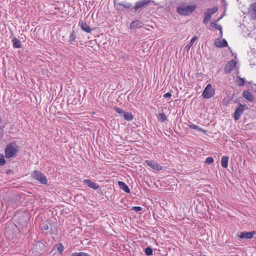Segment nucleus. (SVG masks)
Segmentation results:
<instances>
[{
    "instance_id": "15",
    "label": "nucleus",
    "mask_w": 256,
    "mask_h": 256,
    "mask_svg": "<svg viewBox=\"0 0 256 256\" xmlns=\"http://www.w3.org/2000/svg\"><path fill=\"white\" fill-rule=\"evenodd\" d=\"M150 2V0H142L138 2L134 6V9L138 10L140 8L147 4Z\"/></svg>"
},
{
    "instance_id": "13",
    "label": "nucleus",
    "mask_w": 256,
    "mask_h": 256,
    "mask_svg": "<svg viewBox=\"0 0 256 256\" xmlns=\"http://www.w3.org/2000/svg\"><path fill=\"white\" fill-rule=\"evenodd\" d=\"M243 97L246 100L252 102L254 100V96L249 90H245L243 92L242 94Z\"/></svg>"
},
{
    "instance_id": "2",
    "label": "nucleus",
    "mask_w": 256,
    "mask_h": 256,
    "mask_svg": "<svg viewBox=\"0 0 256 256\" xmlns=\"http://www.w3.org/2000/svg\"><path fill=\"white\" fill-rule=\"evenodd\" d=\"M18 152V146L16 142L8 144L5 148L4 153L6 158L12 157Z\"/></svg>"
},
{
    "instance_id": "35",
    "label": "nucleus",
    "mask_w": 256,
    "mask_h": 256,
    "mask_svg": "<svg viewBox=\"0 0 256 256\" xmlns=\"http://www.w3.org/2000/svg\"><path fill=\"white\" fill-rule=\"evenodd\" d=\"M44 244H42V243H40V242L38 243L37 244H36L35 245V247H36V249H37V248H38V247H39L40 248L41 247H42V248H43V247H44Z\"/></svg>"
},
{
    "instance_id": "34",
    "label": "nucleus",
    "mask_w": 256,
    "mask_h": 256,
    "mask_svg": "<svg viewBox=\"0 0 256 256\" xmlns=\"http://www.w3.org/2000/svg\"><path fill=\"white\" fill-rule=\"evenodd\" d=\"M82 252H76L72 253L70 256H82Z\"/></svg>"
},
{
    "instance_id": "20",
    "label": "nucleus",
    "mask_w": 256,
    "mask_h": 256,
    "mask_svg": "<svg viewBox=\"0 0 256 256\" xmlns=\"http://www.w3.org/2000/svg\"><path fill=\"white\" fill-rule=\"evenodd\" d=\"M124 118L128 121H131L134 118V116L130 112H124Z\"/></svg>"
},
{
    "instance_id": "32",
    "label": "nucleus",
    "mask_w": 256,
    "mask_h": 256,
    "mask_svg": "<svg viewBox=\"0 0 256 256\" xmlns=\"http://www.w3.org/2000/svg\"><path fill=\"white\" fill-rule=\"evenodd\" d=\"M114 109L116 112H118L120 114H124V112L122 109L116 106L114 108Z\"/></svg>"
},
{
    "instance_id": "23",
    "label": "nucleus",
    "mask_w": 256,
    "mask_h": 256,
    "mask_svg": "<svg viewBox=\"0 0 256 256\" xmlns=\"http://www.w3.org/2000/svg\"><path fill=\"white\" fill-rule=\"evenodd\" d=\"M188 127L192 129H194V130H198L200 132H203L204 130L201 128H200L197 125H196V124H190L188 125Z\"/></svg>"
},
{
    "instance_id": "36",
    "label": "nucleus",
    "mask_w": 256,
    "mask_h": 256,
    "mask_svg": "<svg viewBox=\"0 0 256 256\" xmlns=\"http://www.w3.org/2000/svg\"><path fill=\"white\" fill-rule=\"evenodd\" d=\"M171 96H172V94H171V93H170L169 92H166V94H164V97L165 98H170V97H171Z\"/></svg>"
},
{
    "instance_id": "6",
    "label": "nucleus",
    "mask_w": 256,
    "mask_h": 256,
    "mask_svg": "<svg viewBox=\"0 0 256 256\" xmlns=\"http://www.w3.org/2000/svg\"><path fill=\"white\" fill-rule=\"evenodd\" d=\"M248 15L251 20L256 19V2L252 3L248 9Z\"/></svg>"
},
{
    "instance_id": "12",
    "label": "nucleus",
    "mask_w": 256,
    "mask_h": 256,
    "mask_svg": "<svg viewBox=\"0 0 256 256\" xmlns=\"http://www.w3.org/2000/svg\"><path fill=\"white\" fill-rule=\"evenodd\" d=\"M83 182L88 186L94 190H97L99 188V186L98 184H97L96 182H92L90 180H85Z\"/></svg>"
},
{
    "instance_id": "1",
    "label": "nucleus",
    "mask_w": 256,
    "mask_h": 256,
    "mask_svg": "<svg viewBox=\"0 0 256 256\" xmlns=\"http://www.w3.org/2000/svg\"><path fill=\"white\" fill-rule=\"evenodd\" d=\"M196 6L192 4L190 6L181 5L176 8L177 12L182 16H188L190 14L196 10Z\"/></svg>"
},
{
    "instance_id": "31",
    "label": "nucleus",
    "mask_w": 256,
    "mask_h": 256,
    "mask_svg": "<svg viewBox=\"0 0 256 256\" xmlns=\"http://www.w3.org/2000/svg\"><path fill=\"white\" fill-rule=\"evenodd\" d=\"M206 162L208 164H211L214 162V159L212 157H208L206 160Z\"/></svg>"
},
{
    "instance_id": "9",
    "label": "nucleus",
    "mask_w": 256,
    "mask_h": 256,
    "mask_svg": "<svg viewBox=\"0 0 256 256\" xmlns=\"http://www.w3.org/2000/svg\"><path fill=\"white\" fill-rule=\"evenodd\" d=\"M256 232L252 231V232H241L239 234H238V236L240 238H247V239H250L252 238L254 234H256Z\"/></svg>"
},
{
    "instance_id": "4",
    "label": "nucleus",
    "mask_w": 256,
    "mask_h": 256,
    "mask_svg": "<svg viewBox=\"0 0 256 256\" xmlns=\"http://www.w3.org/2000/svg\"><path fill=\"white\" fill-rule=\"evenodd\" d=\"M214 94V90L212 88L211 84H208L202 93L204 98L209 99L212 98Z\"/></svg>"
},
{
    "instance_id": "5",
    "label": "nucleus",
    "mask_w": 256,
    "mask_h": 256,
    "mask_svg": "<svg viewBox=\"0 0 256 256\" xmlns=\"http://www.w3.org/2000/svg\"><path fill=\"white\" fill-rule=\"evenodd\" d=\"M248 108L246 105H242L240 104L238 108L236 109L234 112V118L236 120H237L240 118V116L243 114L244 110Z\"/></svg>"
},
{
    "instance_id": "38",
    "label": "nucleus",
    "mask_w": 256,
    "mask_h": 256,
    "mask_svg": "<svg viewBox=\"0 0 256 256\" xmlns=\"http://www.w3.org/2000/svg\"><path fill=\"white\" fill-rule=\"evenodd\" d=\"M44 228L45 230H48V226L46 225L44 227Z\"/></svg>"
},
{
    "instance_id": "37",
    "label": "nucleus",
    "mask_w": 256,
    "mask_h": 256,
    "mask_svg": "<svg viewBox=\"0 0 256 256\" xmlns=\"http://www.w3.org/2000/svg\"><path fill=\"white\" fill-rule=\"evenodd\" d=\"M82 256H90L89 254L82 252Z\"/></svg>"
},
{
    "instance_id": "10",
    "label": "nucleus",
    "mask_w": 256,
    "mask_h": 256,
    "mask_svg": "<svg viewBox=\"0 0 256 256\" xmlns=\"http://www.w3.org/2000/svg\"><path fill=\"white\" fill-rule=\"evenodd\" d=\"M78 25L84 31L87 33L91 32L92 30L90 27L86 22L80 20L78 22Z\"/></svg>"
},
{
    "instance_id": "28",
    "label": "nucleus",
    "mask_w": 256,
    "mask_h": 256,
    "mask_svg": "<svg viewBox=\"0 0 256 256\" xmlns=\"http://www.w3.org/2000/svg\"><path fill=\"white\" fill-rule=\"evenodd\" d=\"M237 84L238 86H242L244 84V80L242 78H238L236 80Z\"/></svg>"
},
{
    "instance_id": "14",
    "label": "nucleus",
    "mask_w": 256,
    "mask_h": 256,
    "mask_svg": "<svg viewBox=\"0 0 256 256\" xmlns=\"http://www.w3.org/2000/svg\"><path fill=\"white\" fill-rule=\"evenodd\" d=\"M142 24L139 20H136L133 21L130 24V29H136L138 28L142 27Z\"/></svg>"
},
{
    "instance_id": "21",
    "label": "nucleus",
    "mask_w": 256,
    "mask_h": 256,
    "mask_svg": "<svg viewBox=\"0 0 256 256\" xmlns=\"http://www.w3.org/2000/svg\"><path fill=\"white\" fill-rule=\"evenodd\" d=\"M210 26L215 29L218 30H220L221 35H222V26L217 24L216 22H213L210 23Z\"/></svg>"
},
{
    "instance_id": "39",
    "label": "nucleus",
    "mask_w": 256,
    "mask_h": 256,
    "mask_svg": "<svg viewBox=\"0 0 256 256\" xmlns=\"http://www.w3.org/2000/svg\"><path fill=\"white\" fill-rule=\"evenodd\" d=\"M124 6L125 8H128L130 7V6Z\"/></svg>"
},
{
    "instance_id": "8",
    "label": "nucleus",
    "mask_w": 256,
    "mask_h": 256,
    "mask_svg": "<svg viewBox=\"0 0 256 256\" xmlns=\"http://www.w3.org/2000/svg\"><path fill=\"white\" fill-rule=\"evenodd\" d=\"M145 162L154 170L160 171L162 170V166L156 162L146 160Z\"/></svg>"
},
{
    "instance_id": "26",
    "label": "nucleus",
    "mask_w": 256,
    "mask_h": 256,
    "mask_svg": "<svg viewBox=\"0 0 256 256\" xmlns=\"http://www.w3.org/2000/svg\"><path fill=\"white\" fill-rule=\"evenodd\" d=\"M198 38L197 36H194L190 40V42L188 44L186 47L188 48V49H190V47L194 44V42L198 40Z\"/></svg>"
},
{
    "instance_id": "19",
    "label": "nucleus",
    "mask_w": 256,
    "mask_h": 256,
    "mask_svg": "<svg viewBox=\"0 0 256 256\" xmlns=\"http://www.w3.org/2000/svg\"><path fill=\"white\" fill-rule=\"evenodd\" d=\"M12 46L14 48H20L22 47V43L20 40L14 38L12 40Z\"/></svg>"
},
{
    "instance_id": "22",
    "label": "nucleus",
    "mask_w": 256,
    "mask_h": 256,
    "mask_svg": "<svg viewBox=\"0 0 256 256\" xmlns=\"http://www.w3.org/2000/svg\"><path fill=\"white\" fill-rule=\"evenodd\" d=\"M158 118V120L162 122H164L167 119V118L164 113L159 114Z\"/></svg>"
},
{
    "instance_id": "25",
    "label": "nucleus",
    "mask_w": 256,
    "mask_h": 256,
    "mask_svg": "<svg viewBox=\"0 0 256 256\" xmlns=\"http://www.w3.org/2000/svg\"><path fill=\"white\" fill-rule=\"evenodd\" d=\"M218 10V8L216 6L213 7L212 8H209L206 12L212 15L213 14L216 13Z\"/></svg>"
},
{
    "instance_id": "33",
    "label": "nucleus",
    "mask_w": 256,
    "mask_h": 256,
    "mask_svg": "<svg viewBox=\"0 0 256 256\" xmlns=\"http://www.w3.org/2000/svg\"><path fill=\"white\" fill-rule=\"evenodd\" d=\"M132 210H134L136 212H138L142 210V208L140 206H133L132 208Z\"/></svg>"
},
{
    "instance_id": "17",
    "label": "nucleus",
    "mask_w": 256,
    "mask_h": 256,
    "mask_svg": "<svg viewBox=\"0 0 256 256\" xmlns=\"http://www.w3.org/2000/svg\"><path fill=\"white\" fill-rule=\"evenodd\" d=\"M229 157L228 156H223L221 158V164L224 168H227L228 166Z\"/></svg>"
},
{
    "instance_id": "27",
    "label": "nucleus",
    "mask_w": 256,
    "mask_h": 256,
    "mask_svg": "<svg viewBox=\"0 0 256 256\" xmlns=\"http://www.w3.org/2000/svg\"><path fill=\"white\" fill-rule=\"evenodd\" d=\"M56 246L58 250L60 252V254H62L64 250V248L63 245L61 244H58L56 245Z\"/></svg>"
},
{
    "instance_id": "18",
    "label": "nucleus",
    "mask_w": 256,
    "mask_h": 256,
    "mask_svg": "<svg viewBox=\"0 0 256 256\" xmlns=\"http://www.w3.org/2000/svg\"><path fill=\"white\" fill-rule=\"evenodd\" d=\"M76 34L75 32L73 30L70 36L69 42L71 44H76L78 43L77 42L76 40Z\"/></svg>"
},
{
    "instance_id": "30",
    "label": "nucleus",
    "mask_w": 256,
    "mask_h": 256,
    "mask_svg": "<svg viewBox=\"0 0 256 256\" xmlns=\"http://www.w3.org/2000/svg\"><path fill=\"white\" fill-rule=\"evenodd\" d=\"M6 163V160L4 158V156L2 154H0V166H3Z\"/></svg>"
},
{
    "instance_id": "7",
    "label": "nucleus",
    "mask_w": 256,
    "mask_h": 256,
    "mask_svg": "<svg viewBox=\"0 0 256 256\" xmlns=\"http://www.w3.org/2000/svg\"><path fill=\"white\" fill-rule=\"evenodd\" d=\"M236 66V62L234 60H231L228 62L226 65L224 70L226 74L230 73V72L233 70Z\"/></svg>"
},
{
    "instance_id": "29",
    "label": "nucleus",
    "mask_w": 256,
    "mask_h": 256,
    "mask_svg": "<svg viewBox=\"0 0 256 256\" xmlns=\"http://www.w3.org/2000/svg\"><path fill=\"white\" fill-rule=\"evenodd\" d=\"M145 254L147 256H150L152 254V250L150 247H148L144 250Z\"/></svg>"
},
{
    "instance_id": "3",
    "label": "nucleus",
    "mask_w": 256,
    "mask_h": 256,
    "mask_svg": "<svg viewBox=\"0 0 256 256\" xmlns=\"http://www.w3.org/2000/svg\"><path fill=\"white\" fill-rule=\"evenodd\" d=\"M31 176L34 180L38 181L41 184H46L48 183L46 176L40 171L34 170L31 174Z\"/></svg>"
},
{
    "instance_id": "24",
    "label": "nucleus",
    "mask_w": 256,
    "mask_h": 256,
    "mask_svg": "<svg viewBox=\"0 0 256 256\" xmlns=\"http://www.w3.org/2000/svg\"><path fill=\"white\" fill-rule=\"evenodd\" d=\"M211 18V15L208 12H206L204 13V18L203 22L204 24L207 23Z\"/></svg>"
},
{
    "instance_id": "11",
    "label": "nucleus",
    "mask_w": 256,
    "mask_h": 256,
    "mask_svg": "<svg viewBox=\"0 0 256 256\" xmlns=\"http://www.w3.org/2000/svg\"><path fill=\"white\" fill-rule=\"evenodd\" d=\"M214 45L217 48H224L228 46V42L225 39L220 40L217 38L214 41Z\"/></svg>"
},
{
    "instance_id": "16",
    "label": "nucleus",
    "mask_w": 256,
    "mask_h": 256,
    "mask_svg": "<svg viewBox=\"0 0 256 256\" xmlns=\"http://www.w3.org/2000/svg\"><path fill=\"white\" fill-rule=\"evenodd\" d=\"M118 185L120 186V188L121 189H122L124 192L126 193H129L130 192V188L124 182L121 181H118Z\"/></svg>"
}]
</instances>
